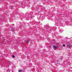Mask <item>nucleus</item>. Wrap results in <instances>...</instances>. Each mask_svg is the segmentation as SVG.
Here are the masks:
<instances>
[{
  "label": "nucleus",
  "mask_w": 72,
  "mask_h": 72,
  "mask_svg": "<svg viewBox=\"0 0 72 72\" xmlns=\"http://www.w3.org/2000/svg\"><path fill=\"white\" fill-rule=\"evenodd\" d=\"M29 42V40L28 41L27 43H28V42Z\"/></svg>",
  "instance_id": "nucleus-5"
},
{
  "label": "nucleus",
  "mask_w": 72,
  "mask_h": 72,
  "mask_svg": "<svg viewBox=\"0 0 72 72\" xmlns=\"http://www.w3.org/2000/svg\"><path fill=\"white\" fill-rule=\"evenodd\" d=\"M71 25H72V24H71Z\"/></svg>",
  "instance_id": "nucleus-10"
},
{
  "label": "nucleus",
  "mask_w": 72,
  "mask_h": 72,
  "mask_svg": "<svg viewBox=\"0 0 72 72\" xmlns=\"http://www.w3.org/2000/svg\"><path fill=\"white\" fill-rule=\"evenodd\" d=\"M63 46H65V44H63Z\"/></svg>",
  "instance_id": "nucleus-6"
},
{
  "label": "nucleus",
  "mask_w": 72,
  "mask_h": 72,
  "mask_svg": "<svg viewBox=\"0 0 72 72\" xmlns=\"http://www.w3.org/2000/svg\"><path fill=\"white\" fill-rule=\"evenodd\" d=\"M14 6H13V7L11 6V9H14V8H13Z\"/></svg>",
  "instance_id": "nucleus-4"
},
{
  "label": "nucleus",
  "mask_w": 72,
  "mask_h": 72,
  "mask_svg": "<svg viewBox=\"0 0 72 72\" xmlns=\"http://www.w3.org/2000/svg\"><path fill=\"white\" fill-rule=\"evenodd\" d=\"M26 20H27V21H28V20H29V19H26Z\"/></svg>",
  "instance_id": "nucleus-8"
},
{
  "label": "nucleus",
  "mask_w": 72,
  "mask_h": 72,
  "mask_svg": "<svg viewBox=\"0 0 72 72\" xmlns=\"http://www.w3.org/2000/svg\"><path fill=\"white\" fill-rule=\"evenodd\" d=\"M42 18H44V17H42Z\"/></svg>",
  "instance_id": "nucleus-9"
},
{
  "label": "nucleus",
  "mask_w": 72,
  "mask_h": 72,
  "mask_svg": "<svg viewBox=\"0 0 72 72\" xmlns=\"http://www.w3.org/2000/svg\"><path fill=\"white\" fill-rule=\"evenodd\" d=\"M53 48L54 50H56L57 49V47L56 46H53Z\"/></svg>",
  "instance_id": "nucleus-2"
},
{
  "label": "nucleus",
  "mask_w": 72,
  "mask_h": 72,
  "mask_svg": "<svg viewBox=\"0 0 72 72\" xmlns=\"http://www.w3.org/2000/svg\"><path fill=\"white\" fill-rule=\"evenodd\" d=\"M23 71V70H19V72H21Z\"/></svg>",
  "instance_id": "nucleus-3"
},
{
  "label": "nucleus",
  "mask_w": 72,
  "mask_h": 72,
  "mask_svg": "<svg viewBox=\"0 0 72 72\" xmlns=\"http://www.w3.org/2000/svg\"><path fill=\"white\" fill-rule=\"evenodd\" d=\"M14 57H15V56H14V55H13V58H14Z\"/></svg>",
  "instance_id": "nucleus-7"
},
{
  "label": "nucleus",
  "mask_w": 72,
  "mask_h": 72,
  "mask_svg": "<svg viewBox=\"0 0 72 72\" xmlns=\"http://www.w3.org/2000/svg\"><path fill=\"white\" fill-rule=\"evenodd\" d=\"M66 46L68 48H71V46H72L71 45L69 44V42H68L66 43Z\"/></svg>",
  "instance_id": "nucleus-1"
}]
</instances>
